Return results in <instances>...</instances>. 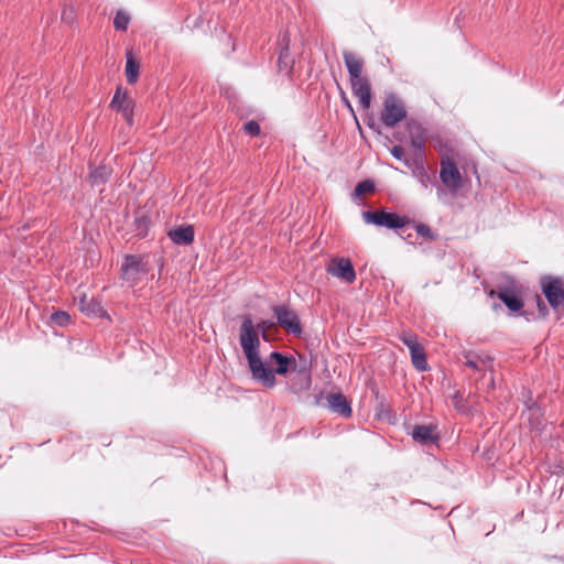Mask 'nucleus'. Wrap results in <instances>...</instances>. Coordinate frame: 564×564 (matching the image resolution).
<instances>
[{
  "instance_id": "f257e3e1",
  "label": "nucleus",
  "mask_w": 564,
  "mask_h": 564,
  "mask_svg": "<svg viewBox=\"0 0 564 564\" xmlns=\"http://www.w3.org/2000/svg\"><path fill=\"white\" fill-rule=\"evenodd\" d=\"M404 128L409 135L412 152L406 154L402 145H393L390 153L394 159L402 161L412 171L413 175L420 177L422 182L430 181V175L425 169L427 131L414 119L408 120Z\"/></svg>"
},
{
  "instance_id": "f03ea898",
  "label": "nucleus",
  "mask_w": 564,
  "mask_h": 564,
  "mask_svg": "<svg viewBox=\"0 0 564 564\" xmlns=\"http://www.w3.org/2000/svg\"><path fill=\"white\" fill-rule=\"evenodd\" d=\"M239 340L248 360L252 378L264 388L272 389L275 386L276 379L272 369L267 367L259 356L260 334L253 325L251 315L242 317Z\"/></svg>"
},
{
  "instance_id": "7ed1b4c3",
  "label": "nucleus",
  "mask_w": 564,
  "mask_h": 564,
  "mask_svg": "<svg viewBox=\"0 0 564 564\" xmlns=\"http://www.w3.org/2000/svg\"><path fill=\"white\" fill-rule=\"evenodd\" d=\"M344 64L349 74V82L352 94L358 98L360 106L364 109H369L371 106L372 93L369 79L362 76L365 61L357 54L344 51Z\"/></svg>"
},
{
  "instance_id": "20e7f679",
  "label": "nucleus",
  "mask_w": 564,
  "mask_h": 564,
  "mask_svg": "<svg viewBox=\"0 0 564 564\" xmlns=\"http://www.w3.org/2000/svg\"><path fill=\"white\" fill-rule=\"evenodd\" d=\"M406 108L403 100L393 93L384 96L380 121L387 128H394L406 118Z\"/></svg>"
},
{
  "instance_id": "39448f33",
  "label": "nucleus",
  "mask_w": 564,
  "mask_h": 564,
  "mask_svg": "<svg viewBox=\"0 0 564 564\" xmlns=\"http://www.w3.org/2000/svg\"><path fill=\"white\" fill-rule=\"evenodd\" d=\"M362 219L367 224H373L389 229H399L411 223V218L408 216H400L395 213L384 210H366L362 213Z\"/></svg>"
},
{
  "instance_id": "423d86ee",
  "label": "nucleus",
  "mask_w": 564,
  "mask_h": 564,
  "mask_svg": "<svg viewBox=\"0 0 564 564\" xmlns=\"http://www.w3.org/2000/svg\"><path fill=\"white\" fill-rule=\"evenodd\" d=\"M540 285L549 305L554 311L564 305V281L562 278L544 275L540 280Z\"/></svg>"
},
{
  "instance_id": "0eeeda50",
  "label": "nucleus",
  "mask_w": 564,
  "mask_h": 564,
  "mask_svg": "<svg viewBox=\"0 0 564 564\" xmlns=\"http://www.w3.org/2000/svg\"><path fill=\"white\" fill-rule=\"evenodd\" d=\"M272 311L276 317V323L279 326L294 336L302 335V324L295 311L290 308L288 305H275L272 307Z\"/></svg>"
},
{
  "instance_id": "6e6552de",
  "label": "nucleus",
  "mask_w": 564,
  "mask_h": 564,
  "mask_svg": "<svg viewBox=\"0 0 564 564\" xmlns=\"http://www.w3.org/2000/svg\"><path fill=\"white\" fill-rule=\"evenodd\" d=\"M134 100L128 95V91L121 86L117 87L115 95L110 101V108L121 112L126 122L133 126Z\"/></svg>"
},
{
  "instance_id": "1a4fd4ad",
  "label": "nucleus",
  "mask_w": 564,
  "mask_h": 564,
  "mask_svg": "<svg viewBox=\"0 0 564 564\" xmlns=\"http://www.w3.org/2000/svg\"><path fill=\"white\" fill-rule=\"evenodd\" d=\"M440 177L442 183L451 191L456 192L463 186L462 175L456 162L448 156L441 161Z\"/></svg>"
},
{
  "instance_id": "9d476101",
  "label": "nucleus",
  "mask_w": 564,
  "mask_h": 564,
  "mask_svg": "<svg viewBox=\"0 0 564 564\" xmlns=\"http://www.w3.org/2000/svg\"><path fill=\"white\" fill-rule=\"evenodd\" d=\"M327 272L349 284L356 280L352 262L348 258H333L327 265Z\"/></svg>"
},
{
  "instance_id": "9b49d317",
  "label": "nucleus",
  "mask_w": 564,
  "mask_h": 564,
  "mask_svg": "<svg viewBox=\"0 0 564 564\" xmlns=\"http://www.w3.org/2000/svg\"><path fill=\"white\" fill-rule=\"evenodd\" d=\"M148 269L142 258L139 256L128 254L121 267V278L126 281L135 282L139 274H145Z\"/></svg>"
},
{
  "instance_id": "f8f14e48",
  "label": "nucleus",
  "mask_w": 564,
  "mask_h": 564,
  "mask_svg": "<svg viewBox=\"0 0 564 564\" xmlns=\"http://www.w3.org/2000/svg\"><path fill=\"white\" fill-rule=\"evenodd\" d=\"M290 39L288 34H284L280 40V52L278 57V72L284 76L290 77L293 73L294 58L290 53L289 48Z\"/></svg>"
},
{
  "instance_id": "ddd939ff",
  "label": "nucleus",
  "mask_w": 564,
  "mask_h": 564,
  "mask_svg": "<svg viewBox=\"0 0 564 564\" xmlns=\"http://www.w3.org/2000/svg\"><path fill=\"white\" fill-rule=\"evenodd\" d=\"M411 436L414 442L421 445L436 444L440 440L436 425L416 424L413 426Z\"/></svg>"
},
{
  "instance_id": "4468645a",
  "label": "nucleus",
  "mask_w": 564,
  "mask_h": 564,
  "mask_svg": "<svg viewBox=\"0 0 564 564\" xmlns=\"http://www.w3.org/2000/svg\"><path fill=\"white\" fill-rule=\"evenodd\" d=\"M290 389L294 393L306 391L311 388L312 378L311 371L306 367L296 369L293 367L290 372Z\"/></svg>"
},
{
  "instance_id": "2eb2a0df",
  "label": "nucleus",
  "mask_w": 564,
  "mask_h": 564,
  "mask_svg": "<svg viewBox=\"0 0 564 564\" xmlns=\"http://www.w3.org/2000/svg\"><path fill=\"white\" fill-rule=\"evenodd\" d=\"M78 307L88 317H109L100 302L96 297H88L86 294L79 296Z\"/></svg>"
},
{
  "instance_id": "dca6fc26",
  "label": "nucleus",
  "mask_w": 564,
  "mask_h": 564,
  "mask_svg": "<svg viewBox=\"0 0 564 564\" xmlns=\"http://www.w3.org/2000/svg\"><path fill=\"white\" fill-rule=\"evenodd\" d=\"M489 295L497 296L511 312H519L523 308V301L511 289L503 288L498 291H490Z\"/></svg>"
},
{
  "instance_id": "f3484780",
  "label": "nucleus",
  "mask_w": 564,
  "mask_h": 564,
  "mask_svg": "<svg viewBox=\"0 0 564 564\" xmlns=\"http://www.w3.org/2000/svg\"><path fill=\"white\" fill-rule=\"evenodd\" d=\"M326 399L328 408L334 413H337L346 419L351 416L352 411L350 403L341 392L330 393Z\"/></svg>"
},
{
  "instance_id": "a211bd4d",
  "label": "nucleus",
  "mask_w": 564,
  "mask_h": 564,
  "mask_svg": "<svg viewBox=\"0 0 564 564\" xmlns=\"http://www.w3.org/2000/svg\"><path fill=\"white\" fill-rule=\"evenodd\" d=\"M167 236L177 246H188L194 241L195 231L192 225H185L171 229Z\"/></svg>"
},
{
  "instance_id": "6ab92c4d",
  "label": "nucleus",
  "mask_w": 564,
  "mask_h": 564,
  "mask_svg": "<svg viewBox=\"0 0 564 564\" xmlns=\"http://www.w3.org/2000/svg\"><path fill=\"white\" fill-rule=\"evenodd\" d=\"M112 175V169L108 165H99L96 167H90V172L88 175L89 184L94 186H100L106 184Z\"/></svg>"
},
{
  "instance_id": "aec40b11",
  "label": "nucleus",
  "mask_w": 564,
  "mask_h": 564,
  "mask_svg": "<svg viewBox=\"0 0 564 564\" xmlns=\"http://www.w3.org/2000/svg\"><path fill=\"white\" fill-rule=\"evenodd\" d=\"M270 358L276 364V368L272 370L274 375H286L288 372H291L293 367L296 366L294 358H289L279 351L271 352Z\"/></svg>"
},
{
  "instance_id": "412c9836",
  "label": "nucleus",
  "mask_w": 564,
  "mask_h": 564,
  "mask_svg": "<svg viewBox=\"0 0 564 564\" xmlns=\"http://www.w3.org/2000/svg\"><path fill=\"white\" fill-rule=\"evenodd\" d=\"M465 365L476 371H484L490 367L492 359L489 356H480L468 351L465 354Z\"/></svg>"
},
{
  "instance_id": "4be33fe9",
  "label": "nucleus",
  "mask_w": 564,
  "mask_h": 564,
  "mask_svg": "<svg viewBox=\"0 0 564 564\" xmlns=\"http://www.w3.org/2000/svg\"><path fill=\"white\" fill-rule=\"evenodd\" d=\"M151 225V219L148 212L139 209L134 214V232L138 237H145Z\"/></svg>"
},
{
  "instance_id": "5701e85b",
  "label": "nucleus",
  "mask_w": 564,
  "mask_h": 564,
  "mask_svg": "<svg viewBox=\"0 0 564 564\" xmlns=\"http://www.w3.org/2000/svg\"><path fill=\"white\" fill-rule=\"evenodd\" d=\"M139 72H140L139 62L133 57L132 52L128 51L127 52V63H126L127 82L129 84L137 83V80L139 78Z\"/></svg>"
},
{
  "instance_id": "b1692460",
  "label": "nucleus",
  "mask_w": 564,
  "mask_h": 564,
  "mask_svg": "<svg viewBox=\"0 0 564 564\" xmlns=\"http://www.w3.org/2000/svg\"><path fill=\"white\" fill-rule=\"evenodd\" d=\"M410 355L412 365L417 371H426L429 369L425 349L422 345L410 352Z\"/></svg>"
},
{
  "instance_id": "393cba45",
  "label": "nucleus",
  "mask_w": 564,
  "mask_h": 564,
  "mask_svg": "<svg viewBox=\"0 0 564 564\" xmlns=\"http://www.w3.org/2000/svg\"><path fill=\"white\" fill-rule=\"evenodd\" d=\"M416 231V234L422 237L425 241H435L437 240V235L432 230V228L422 223H416L411 219V223Z\"/></svg>"
},
{
  "instance_id": "a878e982",
  "label": "nucleus",
  "mask_w": 564,
  "mask_h": 564,
  "mask_svg": "<svg viewBox=\"0 0 564 564\" xmlns=\"http://www.w3.org/2000/svg\"><path fill=\"white\" fill-rule=\"evenodd\" d=\"M398 338L409 348L410 352L421 346L417 335L413 332L403 330L398 335Z\"/></svg>"
},
{
  "instance_id": "bb28decb",
  "label": "nucleus",
  "mask_w": 564,
  "mask_h": 564,
  "mask_svg": "<svg viewBox=\"0 0 564 564\" xmlns=\"http://www.w3.org/2000/svg\"><path fill=\"white\" fill-rule=\"evenodd\" d=\"M451 400H452L453 406L455 408V410L457 412H459L462 414L469 413V406H468L466 399L464 398L463 392H460L459 390L455 391L452 394Z\"/></svg>"
},
{
  "instance_id": "cd10ccee",
  "label": "nucleus",
  "mask_w": 564,
  "mask_h": 564,
  "mask_svg": "<svg viewBox=\"0 0 564 564\" xmlns=\"http://www.w3.org/2000/svg\"><path fill=\"white\" fill-rule=\"evenodd\" d=\"M130 22V17L122 10H118L113 19V26L117 31H126Z\"/></svg>"
},
{
  "instance_id": "c85d7f7f",
  "label": "nucleus",
  "mask_w": 564,
  "mask_h": 564,
  "mask_svg": "<svg viewBox=\"0 0 564 564\" xmlns=\"http://www.w3.org/2000/svg\"><path fill=\"white\" fill-rule=\"evenodd\" d=\"M50 321L57 326L64 327L70 323V315L64 311H56L51 314Z\"/></svg>"
},
{
  "instance_id": "c756f323",
  "label": "nucleus",
  "mask_w": 564,
  "mask_h": 564,
  "mask_svg": "<svg viewBox=\"0 0 564 564\" xmlns=\"http://www.w3.org/2000/svg\"><path fill=\"white\" fill-rule=\"evenodd\" d=\"M376 189L375 183L370 180L359 182L355 187L354 195L360 197L367 193H373Z\"/></svg>"
},
{
  "instance_id": "7c9ffc66",
  "label": "nucleus",
  "mask_w": 564,
  "mask_h": 564,
  "mask_svg": "<svg viewBox=\"0 0 564 564\" xmlns=\"http://www.w3.org/2000/svg\"><path fill=\"white\" fill-rule=\"evenodd\" d=\"M275 327V323L271 319L261 321L257 325V329L264 340H269V330Z\"/></svg>"
},
{
  "instance_id": "2f4dec72",
  "label": "nucleus",
  "mask_w": 564,
  "mask_h": 564,
  "mask_svg": "<svg viewBox=\"0 0 564 564\" xmlns=\"http://www.w3.org/2000/svg\"><path fill=\"white\" fill-rule=\"evenodd\" d=\"M242 131L251 137H258L261 133V128L256 120H250L242 126Z\"/></svg>"
},
{
  "instance_id": "473e14b6",
  "label": "nucleus",
  "mask_w": 564,
  "mask_h": 564,
  "mask_svg": "<svg viewBox=\"0 0 564 564\" xmlns=\"http://www.w3.org/2000/svg\"><path fill=\"white\" fill-rule=\"evenodd\" d=\"M74 18H75V15H74V11H73V9H72V8H69V9L65 8V9L63 10V12H62V20H63L64 22H67V23H69V24H70V23H73Z\"/></svg>"
},
{
  "instance_id": "72a5a7b5",
  "label": "nucleus",
  "mask_w": 564,
  "mask_h": 564,
  "mask_svg": "<svg viewBox=\"0 0 564 564\" xmlns=\"http://www.w3.org/2000/svg\"><path fill=\"white\" fill-rule=\"evenodd\" d=\"M538 310H539V314L542 317H546L549 315V308L540 296H538Z\"/></svg>"
},
{
  "instance_id": "f704fd0d",
  "label": "nucleus",
  "mask_w": 564,
  "mask_h": 564,
  "mask_svg": "<svg viewBox=\"0 0 564 564\" xmlns=\"http://www.w3.org/2000/svg\"><path fill=\"white\" fill-rule=\"evenodd\" d=\"M367 124H368V127H369L372 131H375V132H377V133H380L379 126H378V124H377L372 119H371V120H369V121L367 122Z\"/></svg>"
},
{
  "instance_id": "c9c22d12",
  "label": "nucleus",
  "mask_w": 564,
  "mask_h": 564,
  "mask_svg": "<svg viewBox=\"0 0 564 564\" xmlns=\"http://www.w3.org/2000/svg\"><path fill=\"white\" fill-rule=\"evenodd\" d=\"M394 138L399 141H403V138L400 135V133H395Z\"/></svg>"
},
{
  "instance_id": "e433bc0d",
  "label": "nucleus",
  "mask_w": 564,
  "mask_h": 564,
  "mask_svg": "<svg viewBox=\"0 0 564 564\" xmlns=\"http://www.w3.org/2000/svg\"><path fill=\"white\" fill-rule=\"evenodd\" d=\"M341 98H343V100H344V104H345V105H347V101H349V100H348V99H347V97L345 96V93H343Z\"/></svg>"
},
{
  "instance_id": "4c0bfd02",
  "label": "nucleus",
  "mask_w": 564,
  "mask_h": 564,
  "mask_svg": "<svg viewBox=\"0 0 564 564\" xmlns=\"http://www.w3.org/2000/svg\"><path fill=\"white\" fill-rule=\"evenodd\" d=\"M346 106H347V108H349V109L352 111V107H351V105H350V102H349V101H347V105H346Z\"/></svg>"
}]
</instances>
